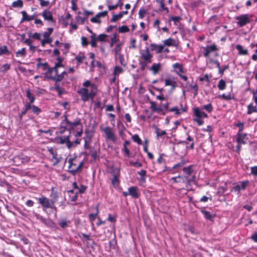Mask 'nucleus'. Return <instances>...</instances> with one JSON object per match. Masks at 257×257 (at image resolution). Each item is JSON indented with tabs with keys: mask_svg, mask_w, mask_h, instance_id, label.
Returning a JSON list of instances; mask_svg holds the SVG:
<instances>
[{
	"mask_svg": "<svg viewBox=\"0 0 257 257\" xmlns=\"http://www.w3.org/2000/svg\"><path fill=\"white\" fill-rule=\"evenodd\" d=\"M97 87L93 84L91 85V91L88 92V90L86 88H82L77 91V93L81 95V98L84 102L88 101L90 98L93 97L97 94Z\"/></svg>",
	"mask_w": 257,
	"mask_h": 257,
	"instance_id": "1",
	"label": "nucleus"
},
{
	"mask_svg": "<svg viewBox=\"0 0 257 257\" xmlns=\"http://www.w3.org/2000/svg\"><path fill=\"white\" fill-rule=\"evenodd\" d=\"M193 113L196 116V118H194L193 120L196 121L198 125H201L204 123V121L201 120V118L208 117L207 114L202 111L201 109L198 107H195L193 109Z\"/></svg>",
	"mask_w": 257,
	"mask_h": 257,
	"instance_id": "2",
	"label": "nucleus"
},
{
	"mask_svg": "<svg viewBox=\"0 0 257 257\" xmlns=\"http://www.w3.org/2000/svg\"><path fill=\"white\" fill-rule=\"evenodd\" d=\"M64 116V119L62 121L61 124H66L68 125L69 135H70L71 131L73 130L75 127L78 125L82 126L80 118H77L76 119H75L74 121L71 122L68 120L67 118V115L66 114H65Z\"/></svg>",
	"mask_w": 257,
	"mask_h": 257,
	"instance_id": "3",
	"label": "nucleus"
},
{
	"mask_svg": "<svg viewBox=\"0 0 257 257\" xmlns=\"http://www.w3.org/2000/svg\"><path fill=\"white\" fill-rule=\"evenodd\" d=\"M38 201L39 203L42 205L44 211H45L48 208H51L56 210V207L55 205L52 204L51 201L47 197L42 196L38 199Z\"/></svg>",
	"mask_w": 257,
	"mask_h": 257,
	"instance_id": "4",
	"label": "nucleus"
},
{
	"mask_svg": "<svg viewBox=\"0 0 257 257\" xmlns=\"http://www.w3.org/2000/svg\"><path fill=\"white\" fill-rule=\"evenodd\" d=\"M235 19L237 21V24L239 27H242L247 24L251 22V20L247 14H243L237 16Z\"/></svg>",
	"mask_w": 257,
	"mask_h": 257,
	"instance_id": "5",
	"label": "nucleus"
},
{
	"mask_svg": "<svg viewBox=\"0 0 257 257\" xmlns=\"http://www.w3.org/2000/svg\"><path fill=\"white\" fill-rule=\"evenodd\" d=\"M47 30L48 31L45 32L43 34L44 39L41 42V44L42 46H44L46 44H50L52 42V38H50L49 36L52 33L53 28H49Z\"/></svg>",
	"mask_w": 257,
	"mask_h": 257,
	"instance_id": "6",
	"label": "nucleus"
},
{
	"mask_svg": "<svg viewBox=\"0 0 257 257\" xmlns=\"http://www.w3.org/2000/svg\"><path fill=\"white\" fill-rule=\"evenodd\" d=\"M35 216L37 219L40 220L41 222L44 223L47 226L53 227L55 225V223L49 218H45L38 213H35Z\"/></svg>",
	"mask_w": 257,
	"mask_h": 257,
	"instance_id": "7",
	"label": "nucleus"
},
{
	"mask_svg": "<svg viewBox=\"0 0 257 257\" xmlns=\"http://www.w3.org/2000/svg\"><path fill=\"white\" fill-rule=\"evenodd\" d=\"M141 58L146 62H152V58L153 54L150 53V49L148 47H146L145 50L140 52Z\"/></svg>",
	"mask_w": 257,
	"mask_h": 257,
	"instance_id": "8",
	"label": "nucleus"
},
{
	"mask_svg": "<svg viewBox=\"0 0 257 257\" xmlns=\"http://www.w3.org/2000/svg\"><path fill=\"white\" fill-rule=\"evenodd\" d=\"M247 140L246 134L237 133L236 136V141L238 145L245 144Z\"/></svg>",
	"mask_w": 257,
	"mask_h": 257,
	"instance_id": "9",
	"label": "nucleus"
},
{
	"mask_svg": "<svg viewBox=\"0 0 257 257\" xmlns=\"http://www.w3.org/2000/svg\"><path fill=\"white\" fill-rule=\"evenodd\" d=\"M103 131L106 135V139L107 140H109L113 142H114L116 140L114 134L112 132L111 128L110 127L107 126L105 127Z\"/></svg>",
	"mask_w": 257,
	"mask_h": 257,
	"instance_id": "10",
	"label": "nucleus"
},
{
	"mask_svg": "<svg viewBox=\"0 0 257 257\" xmlns=\"http://www.w3.org/2000/svg\"><path fill=\"white\" fill-rule=\"evenodd\" d=\"M40 15L42 16L45 20L48 21L52 23H55V20L54 19L52 12L49 11L44 10Z\"/></svg>",
	"mask_w": 257,
	"mask_h": 257,
	"instance_id": "11",
	"label": "nucleus"
},
{
	"mask_svg": "<svg viewBox=\"0 0 257 257\" xmlns=\"http://www.w3.org/2000/svg\"><path fill=\"white\" fill-rule=\"evenodd\" d=\"M108 14L107 11H105L102 12L98 13L94 17H92L90 19V21L92 23H100L101 21L99 20L100 17H104L107 16Z\"/></svg>",
	"mask_w": 257,
	"mask_h": 257,
	"instance_id": "12",
	"label": "nucleus"
},
{
	"mask_svg": "<svg viewBox=\"0 0 257 257\" xmlns=\"http://www.w3.org/2000/svg\"><path fill=\"white\" fill-rule=\"evenodd\" d=\"M150 103L151 104L150 109L153 112H157L158 113L161 112L162 115H165L168 111H163V109L162 107H157L156 106V103L153 101H150Z\"/></svg>",
	"mask_w": 257,
	"mask_h": 257,
	"instance_id": "13",
	"label": "nucleus"
},
{
	"mask_svg": "<svg viewBox=\"0 0 257 257\" xmlns=\"http://www.w3.org/2000/svg\"><path fill=\"white\" fill-rule=\"evenodd\" d=\"M203 49H204L203 54H204V56L206 57H207L209 56V53L210 52L216 51L218 50L216 45L215 44H213V45H210V46H207L206 47H203Z\"/></svg>",
	"mask_w": 257,
	"mask_h": 257,
	"instance_id": "14",
	"label": "nucleus"
},
{
	"mask_svg": "<svg viewBox=\"0 0 257 257\" xmlns=\"http://www.w3.org/2000/svg\"><path fill=\"white\" fill-rule=\"evenodd\" d=\"M64 75H67L66 71H63L60 74H59L58 73L57 74H56V76L50 75L48 77V78L55 81V83H57L61 81L64 78Z\"/></svg>",
	"mask_w": 257,
	"mask_h": 257,
	"instance_id": "15",
	"label": "nucleus"
},
{
	"mask_svg": "<svg viewBox=\"0 0 257 257\" xmlns=\"http://www.w3.org/2000/svg\"><path fill=\"white\" fill-rule=\"evenodd\" d=\"M200 211L204 215V217L206 219L211 221H213V218L215 216V214L211 213L209 211L205 210L204 208H201Z\"/></svg>",
	"mask_w": 257,
	"mask_h": 257,
	"instance_id": "16",
	"label": "nucleus"
},
{
	"mask_svg": "<svg viewBox=\"0 0 257 257\" xmlns=\"http://www.w3.org/2000/svg\"><path fill=\"white\" fill-rule=\"evenodd\" d=\"M21 14L22 15V19L21 21V23L23 22L24 21H28L29 22L32 20H34V18L37 16L36 13L34 14L32 16H28L26 11H23L21 12Z\"/></svg>",
	"mask_w": 257,
	"mask_h": 257,
	"instance_id": "17",
	"label": "nucleus"
},
{
	"mask_svg": "<svg viewBox=\"0 0 257 257\" xmlns=\"http://www.w3.org/2000/svg\"><path fill=\"white\" fill-rule=\"evenodd\" d=\"M50 197L51 198L50 200L51 201V204L55 205V203L58 200V195L57 191L55 190L54 187L51 188V193L50 195Z\"/></svg>",
	"mask_w": 257,
	"mask_h": 257,
	"instance_id": "18",
	"label": "nucleus"
},
{
	"mask_svg": "<svg viewBox=\"0 0 257 257\" xmlns=\"http://www.w3.org/2000/svg\"><path fill=\"white\" fill-rule=\"evenodd\" d=\"M151 51H156L157 53H160L162 52L164 45H157L155 43H152L150 44Z\"/></svg>",
	"mask_w": 257,
	"mask_h": 257,
	"instance_id": "19",
	"label": "nucleus"
},
{
	"mask_svg": "<svg viewBox=\"0 0 257 257\" xmlns=\"http://www.w3.org/2000/svg\"><path fill=\"white\" fill-rule=\"evenodd\" d=\"M138 190L137 187L132 186L128 188V190L130 195L132 196L134 198H138L139 196Z\"/></svg>",
	"mask_w": 257,
	"mask_h": 257,
	"instance_id": "20",
	"label": "nucleus"
},
{
	"mask_svg": "<svg viewBox=\"0 0 257 257\" xmlns=\"http://www.w3.org/2000/svg\"><path fill=\"white\" fill-rule=\"evenodd\" d=\"M162 64L160 63H153L152 66L149 68V70L153 72L154 74H157L161 69Z\"/></svg>",
	"mask_w": 257,
	"mask_h": 257,
	"instance_id": "21",
	"label": "nucleus"
},
{
	"mask_svg": "<svg viewBox=\"0 0 257 257\" xmlns=\"http://www.w3.org/2000/svg\"><path fill=\"white\" fill-rule=\"evenodd\" d=\"M163 45L170 47V46H177L178 45V43L177 41L171 38H169L166 40L163 41Z\"/></svg>",
	"mask_w": 257,
	"mask_h": 257,
	"instance_id": "22",
	"label": "nucleus"
},
{
	"mask_svg": "<svg viewBox=\"0 0 257 257\" xmlns=\"http://www.w3.org/2000/svg\"><path fill=\"white\" fill-rule=\"evenodd\" d=\"M63 65L61 63L57 62L55 64L54 67H51V68H49V70L47 71V72L46 73V74H51L52 72V70H54V72H55L56 74H57L58 72V68L63 67Z\"/></svg>",
	"mask_w": 257,
	"mask_h": 257,
	"instance_id": "23",
	"label": "nucleus"
},
{
	"mask_svg": "<svg viewBox=\"0 0 257 257\" xmlns=\"http://www.w3.org/2000/svg\"><path fill=\"white\" fill-rule=\"evenodd\" d=\"M26 97L29 99V102L33 103L35 100V97L32 94L31 90L30 89H26Z\"/></svg>",
	"mask_w": 257,
	"mask_h": 257,
	"instance_id": "24",
	"label": "nucleus"
},
{
	"mask_svg": "<svg viewBox=\"0 0 257 257\" xmlns=\"http://www.w3.org/2000/svg\"><path fill=\"white\" fill-rule=\"evenodd\" d=\"M236 49L238 51V55H245L248 54V50L243 49V47L239 44L236 46Z\"/></svg>",
	"mask_w": 257,
	"mask_h": 257,
	"instance_id": "25",
	"label": "nucleus"
},
{
	"mask_svg": "<svg viewBox=\"0 0 257 257\" xmlns=\"http://www.w3.org/2000/svg\"><path fill=\"white\" fill-rule=\"evenodd\" d=\"M119 180L117 178V175L114 174L111 179V184L114 188H116L119 186Z\"/></svg>",
	"mask_w": 257,
	"mask_h": 257,
	"instance_id": "26",
	"label": "nucleus"
},
{
	"mask_svg": "<svg viewBox=\"0 0 257 257\" xmlns=\"http://www.w3.org/2000/svg\"><path fill=\"white\" fill-rule=\"evenodd\" d=\"M10 54V51L8 50V47L6 45L0 46V56L3 55H9Z\"/></svg>",
	"mask_w": 257,
	"mask_h": 257,
	"instance_id": "27",
	"label": "nucleus"
},
{
	"mask_svg": "<svg viewBox=\"0 0 257 257\" xmlns=\"http://www.w3.org/2000/svg\"><path fill=\"white\" fill-rule=\"evenodd\" d=\"M53 89L58 92L59 96H61L62 94L64 92V89L61 88L59 84L57 83H55V87L53 88Z\"/></svg>",
	"mask_w": 257,
	"mask_h": 257,
	"instance_id": "28",
	"label": "nucleus"
},
{
	"mask_svg": "<svg viewBox=\"0 0 257 257\" xmlns=\"http://www.w3.org/2000/svg\"><path fill=\"white\" fill-rule=\"evenodd\" d=\"M84 162L83 161L80 162L79 165L77 167H76L75 169H72L71 170H69V172L71 173L73 175H75L81 169L83 165Z\"/></svg>",
	"mask_w": 257,
	"mask_h": 257,
	"instance_id": "29",
	"label": "nucleus"
},
{
	"mask_svg": "<svg viewBox=\"0 0 257 257\" xmlns=\"http://www.w3.org/2000/svg\"><path fill=\"white\" fill-rule=\"evenodd\" d=\"M70 223L69 220H67V219H62L59 222V226L62 228H65L68 226V224Z\"/></svg>",
	"mask_w": 257,
	"mask_h": 257,
	"instance_id": "30",
	"label": "nucleus"
},
{
	"mask_svg": "<svg viewBox=\"0 0 257 257\" xmlns=\"http://www.w3.org/2000/svg\"><path fill=\"white\" fill-rule=\"evenodd\" d=\"M257 109L256 106H253L252 104H250L247 106V114H250L252 112H256Z\"/></svg>",
	"mask_w": 257,
	"mask_h": 257,
	"instance_id": "31",
	"label": "nucleus"
},
{
	"mask_svg": "<svg viewBox=\"0 0 257 257\" xmlns=\"http://www.w3.org/2000/svg\"><path fill=\"white\" fill-rule=\"evenodd\" d=\"M23 6V2L22 0H17L12 3V7L14 8H21Z\"/></svg>",
	"mask_w": 257,
	"mask_h": 257,
	"instance_id": "32",
	"label": "nucleus"
},
{
	"mask_svg": "<svg viewBox=\"0 0 257 257\" xmlns=\"http://www.w3.org/2000/svg\"><path fill=\"white\" fill-rule=\"evenodd\" d=\"M173 68L176 69L175 71L179 74V72L182 73L183 72L182 66L179 63H176L173 65Z\"/></svg>",
	"mask_w": 257,
	"mask_h": 257,
	"instance_id": "33",
	"label": "nucleus"
},
{
	"mask_svg": "<svg viewBox=\"0 0 257 257\" xmlns=\"http://www.w3.org/2000/svg\"><path fill=\"white\" fill-rule=\"evenodd\" d=\"M217 87L219 90H222L225 89L226 82L223 79H220L218 83Z\"/></svg>",
	"mask_w": 257,
	"mask_h": 257,
	"instance_id": "34",
	"label": "nucleus"
},
{
	"mask_svg": "<svg viewBox=\"0 0 257 257\" xmlns=\"http://www.w3.org/2000/svg\"><path fill=\"white\" fill-rule=\"evenodd\" d=\"M91 38V45L92 47H96L97 46L96 41L97 40V38H96L95 34H93L90 36Z\"/></svg>",
	"mask_w": 257,
	"mask_h": 257,
	"instance_id": "35",
	"label": "nucleus"
},
{
	"mask_svg": "<svg viewBox=\"0 0 257 257\" xmlns=\"http://www.w3.org/2000/svg\"><path fill=\"white\" fill-rule=\"evenodd\" d=\"M192 167V165H190L187 167H184L183 168V172L187 175H190L193 172Z\"/></svg>",
	"mask_w": 257,
	"mask_h": 257,
	"instance_id": "36",
	"label": "nucleus"
},
{
	"mask_svg": "<svg viewBox=\"0 0 257 257\" xmlns=\"http://www.w3.org/2000/svg\"><path fill=\"white\" fill-rule=\"evenodd\" d=\"M16 56L17 57H18V56H21V57H25L26 55V48H23L21 50H18L16 53Z\"/></svg>",
	"mask_w": 257,
	"mask_h": 257,
	"instance_id": "37",
	"label": "nucleus"
},
{
	"mask_svg": "<svg viewBox=\"0 0 257 257\" xmlns=\"http://www.w3.org/2000/svg\"><path fill=\"white\" fill-rule=\"evenodd\" d=\"M67 136L66 137H57L55 140L57 141V143L60 144H64L66 142Z\"/></svg>",
	"mask_w": 257,
	"mask_h": 257,
	"instance_id": "38",
	"label": "nucleus"
},
{
	"mask_svg": "<svg viewBox=\"0 0 257 257\" xmlns=\"http://www.w3.org/2000/svg\"><path fill=\"white\" fill-rule=\"evenodd\" d=\"M201 109H205L208 112H211L213 110V106L211 103H209L207 105H204L201 108Z\"/></svg>",
	"mask_w": 257,
	"mask_h": 257,
	"instance_id": "39",
	"label": "nucleus"
},
{
	"mask_svg": "<svg viewBox=\"0 0 257 257\" xmlns=\"http://www.w3.org/2000/svg\"><path fill=\"white\" fill-rule=\"evenodd\" d=\"M122 152H124V156L128 158L133 157L134 156H131L130 150L127 149V147L123 146Z\"/></svg>",
	"mask_w": 257,
	"mask_h": 257,
	"instance_id": "40",
	"label": "nucleus"
},
{
	"mask_svg": "<svg viewBox=\"0 0 257 257\" xmlns=\"http://www.w3.org/2000/svg\"><path fill=\"white\" fill-rule=\"evenodd\" d=\"M132 139L134 142L137 143L138 145H141L142 144V141L138 135H134L132 136Z\"/></svg>",
	"mask_w": 257,
	"mask_h": 257,
	"instance_id": "41",
	"label": "nucleus"
},
{
	"mask_svg": "<svg viewBox=\"0 0 257 257\" xmlns=\"http://www.w3.org/2000/svg\"><path fill=\"white\" fill-rule=\"evenodd\" d=\"M85 58V56L84 54H80L79 55L75 57V59L77 60L79 64L82 63L83 60Z\"/></svg>",
	"mask_w": 257,
	"mask_h": 257,
	"instance_id": "42",
	"label": "nucleus"
},
{
	"mask_svg": "<svg viewBox=\"0 0 257 257\" xmlns=\"http://www.w3.org/2000/svg\"><path fill=\"white\" fill-rule=\"evenodd\" d=\"M118 31L119 33H123L129 32L130 29L126 26H122L118 28Z\"/></svg>",
	"mask_w": 257,
	"mask_h": 257,
	"instance_id": "43",
	"label": "nucleus"
},
{
	"mask_svg": "<svg viewBox=\"0 0 257 257\" xmlns=\"http://www.w3.org/2000/svg\"><path fill=\"white\" fill-rule=\"evenodd\" d=\"M181 20V18L180 16H172L170 17L169 21H173L174 23V24L177 25V23H179Z\"/></svg>",
	"mask_w": 257,
	"mask_h": 257,
	"instance_id": "44",
	"label": "nucleus"
},
{
	"mask_svg": "<svg viewBox=\"0 0 257 257\" xmlns=\"http://www.w3.org/2000/svg\"><path fill=\"white\" fill-rule=\"evenodd\" d=\"M155 130L157 137H161L162 136L166 135L167 134L165 131H160V129L158 128L157 126L155 127Z\"/></svg>",
	"mask_w": 257,
	"mask_h": 257,
	"instance_id": "45",
	"label": "nucleus"
},
{
	"mask_svg": "<svg viewBox=\"0 0 257 257\" xmlns=\"http://www.w3.org/2000/svg\"><path fill=\"white\" fill-rule=\"evenodd\" d=\"M32 112L36 115L39 114V113L42 111L40 108L35 105H32Z\"/></svg>",
	"mask_w": 257,
	"mask_h": 257,
	"instance_id": "46",
	"label": "nucleus"
},
{
	"mask_svg": "<svg viewBox=\"0 0 257 257\" xmlns=\"http://www.w3.org/2000/svg\"><path fill=\"white\" fill-rule=\"evenodd\" d=\"M117 244V241L116 239L114 238L112 239L109 242V246L110 248L114 249Z\"/></svg>",
	"mask_w": 257,
	"mask_h": 257,
	"instance_id": "47",
	"label": "nucleus"
},
{
	"mask_svg": "<svg viewBox=\"0 0 257 257\" xmlns=\"http://www.w3.org/2000/svg\"><path fill=\"white\" fill-rule=\"evenodd\" d=\"M121 18H122V15H121V14H120V13H119L117 15H114H114H112V17L110 19V22H115L118 19H120Z\"/></svg>",
	"mask_w": 257,
	"mask_h": 257,
	"instance_id": "48",
	"label": "nucleus"
},
{
	"mask_svg": "<svg viewBox=\"0 0 257 257\" xmlns=\"http://www.w3.org/2000/svg\"><path fill=\"white\" fill-rule=\"evenodd\" d=\"M249 181L248 180H245L243 181L240 182L239 183L240 184V188L242 190H245L247 186L249 184Z\"/></svg>",
	"mask_w": 257,
	"mask_h": 257,
	"instance_id": "49",
	"label": "nucleus"
},
{
	"mask_svg": "<svg viewBox=\"0 0 257 257\" xmlns=\"http://www.w3.org/2000/svg\"><path fill=\"white\" fill-rule=\"evenodd\" d=\"M130 165L132 166H133V167H136V168L141 167L143 166L142 163H141L140 162H139L137 161L134 162L132 161H131L130 162Z\"/></svg>",
	"mask_w": 257,
	"mask_h": 257,
	"instance_id": "50",
	"label": "nucleus"
},
{
	"mask_svg": "<svg viewBox=\"0 0 257 257\" xmlns=\"http://www.w3.org/2000/svg\"><path fill=\"white\" fill-rule=\"evenodd\" d=\"M98 213V210L97 208L96 212L95 213L89 214V219L91 221H93L95 220Z\"/></svg>",
	"mask_w": 257,
	"mask_h": 257,
	"instance_id": "51",
	"label": "nucleus"
},
{
	"mask_svg": "<svg viewBox=\"0 0 257 257\" xmlns=\"http://www.w3.org/2000/svg\"><path fill=\"white\" fill-rule=\"evenodd\" d=\"M117 125L118 127H119V125H121V128L119 131V135H121L123 133L124 131L125 130V128L123 124L120 120L117 121Z\"/></svg>",
	"mask_w": 257,
	"mask_h": 257,
	"instance_id": "52",
	"label": "nucleus"
},
{
	"mask_svg": "<svg viewBox=\"0 0 257 257\" xmlns=\"http://www.w3.org/2000/svg\"><path fill=\"white\" fill-rule=\"evenodd\" d=\"M70 135H69L67 136L66 142L65 143L66 144L67 147L68 149L71 148L73 144V142H71L70 140Z\"/></svg>",
	"mask_w": 257,
	"mask_h": 257,
	"instance_id": "53",
	"label": "nucleus"
},
{
	"mask_svg": "<svg viewBox=\"0 0 257 257\" xmlns=\"http://www.w3.org/2000/svg\"><path fill=\"white\" fill-rule=\"evenodd\" d=\"M116 33H114L113 34L112 37L111 38L110 43V47H112L113 46V44L116 42Z\"/></svg>",
	"mask_w": 257,
	"mask_h": 257,
	"instance_id": "54",
	"label": "nucleus"
},
{
	"mask_svg": "<svg viewBox=\"0 0 257 257\" xmlns=\"http://www.w3.org/2000/svg\"><path fill=\"white\" fill-rule=\"evenodd\" d=\"M169 111L171 112H175V114L176 115H180L181 113V111L179 109L177 106H175L169 109Z\"/></svg>",
	"mask_w": 257,
	"mask_h": 257,
	"instance_id": "55",
	"label": "nucleus"
},
{
	"mask_svg": "<svg viewBox=\"0 0 257 257\" xmlns=\"http://www.w3.org/2000/svg\"><path fill=\"white\" fill-rule=\"evenodd\" d=\"M40 2V5L42 7H47L50 5V2L49 1L45 0H38Z\"/></svg>",
	"mask_w": 257,
	"mask_h": 257,
	"instance_id": "56",
	"label": "nucleus"
},
{
	"mask_svg": "<svg viewBox=\"0 0 257 257\" xmlns=\"http://www.w3.org/2000/svg\"><path fill=\"white\" fill-rule=\"evenodd\" d=\"M151 63L150 62H146V61H140L139 64L141 65V70L144 71L148 63Z\"/></svg>",
	"mask_w": 257,
	"mask_h": 257,
	"instance_id": "57",
	"label": "nucleus"
},
{
	"mask_svg": "<svg viewBox=\"0 0 257 257\" xmlns=\"http://www.w3.org/2000/svg\"><path fill=\"white\" fill-rule=\"evenodd\" d=\"M90 154L92 157V158L94 160H95L97 159V152L96 150L95 149H91L90 150Z\"/></svg>",
	"mask_w": 257,
	"mask_h": 257,
	"instance_id": "58",
	"label": "nucleus"
},
{
	"mask_svg": "<svg viewBox=\"0 0 257 257\" xmlns=\"http://www.w3.org/2000/svg\"><path fill=\"white\" fill-rule=\"evenodd\" d=\"M0 186L3 187L7 186L8 188L11 187V185L9 183H8L5 179H0Z\"/></svg>",
	"mask_w": 257,
	"mask_h": 257,
	"instance_id": "59",
	"label": "nucleus"
},
{
	"mask_svg": "<svg viewBox=\"0 0 257 257\" xmlns=\"http://www.w3.org/2000/svg\"><path fill=\"white\" fill-rule=\"evenodd\" d=\"M65 125H61L60 126V128L61 129L60 131L59 132V133L60 134H63L64 133V132L66 131H68V125L66 124H64Z\"/></svg>",
	"mask_w": 257,
	"mask_h": 257,
	"instance_id": "60",
	"label": "nucleus"
},
{
	"mask_svg": "<svg viewBox=\"0 0 257 257\" xmlns=\"http://www.w3.org/2000/svg\"><path fill=\"white\" fill-rule=\"evenodd\" d=\"M117 56H118V59H119L120 64L123 66H125L126 64L124 62V59L123 57V55L121 54L118 55Z\"/></svg>",
	"mask_w": 257,
	"mask_h": 257,
	"instance_id": "61",
	"label": "nucleus"
},
{
	"mask_svg": "<svg viewBox=\"0 0 257 257\" xmlns=\"http://www.w3.org/2000/svg\"><path fill=\"white\" fill-rule=\"evenodd\" d=\"M241 190V188L239 185H236L235 186L233 187L231 189L230 191L232 192L233 191L237 192V194H239L240 191Z\"/></svg>",
	"mask_w": 257,
	"mask_h": 257,
	"instance_id": "62",
	"label": "nucleus"
},
{
	"mask_svg": "<svg viewBox=\"0 0 257 257\" xmlns=\"http://www.w3.org/2000/svg\"><path fill=\"white\" fill-rule=\"evenodd\" d=\"M122 72L123 69L121 67L118 66H116L114 68L113 74L115 76L117 74V73H121Z\"/></svg>",
	"mask_w": 257,
	"mask_h": 257,
	"instance_id": "63",
	"label": "nucleus"
},
{
	"mask_svg": "<svg viewBox=\"0 0 257 257\" xmlns=\"http://www.w3.org/2000/svg\"><path fill=\"white\" fill-rule=\"evenodd\" d=\"M81 44L83 47H86L88 45V42L86 37L83 36L81 37Z\"/></svg>",
	"mask_w": 257,
	"mask_h": 257,
	"instance_id": "64",
	"label": "nucleus"
}]
</instances>
